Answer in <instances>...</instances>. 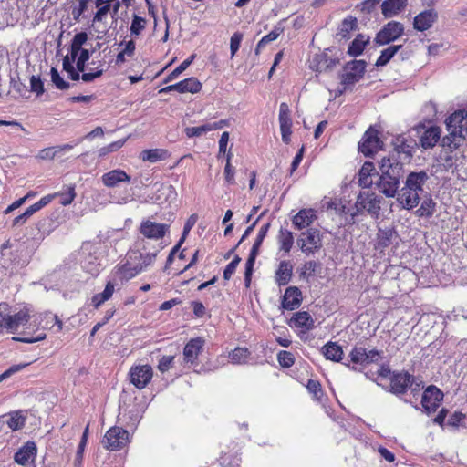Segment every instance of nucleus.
<instances>
[{
	"instance_id": "nucleus-11",
	"label": "nucleus",
	"mask_w": 467,
	"mask_h": 467,
	"mask_svg": "<svg viewBox=\"0 0 467 467\" xmlns=\"http://www.w3.org/2000/svg\"><path fill=\"white\" fill-rule=\"evenodd\" d=\"M130 383L138 389H145L152 380L153 369L151 366L134 365L131 366L128 373Z\"/></svg>"
},
{
	"instance_id": "nucleus-33",
	"label": "nucleus",
	"mask_w": 467,
	"mask_h": 467,
	"mask_svg": "<svg viewBox=\"0 0 467 467\" xmlns=\"http://www.w3.org/2000/svg\"><path fill=\"white\" fill-rule=\"evenodd\" d=\"M376 174L375 165L371 161H365L358 171V185L369 188L373 184L372 176Z\"/></svg>"
},
{
	"instance_id": "nucleus-32",
	"label": "nucleus",
	"mask_w": 467,
	"mask_h": 467,
	"mask_svg": "<svg viewBox=\"0 0 467 467\" xmlns=\"http://www.w3.org/2000/svg\"><path fill=\"white\" fill-rule=\"evenodd\" d=\"M36 446L33 441H27L15 453L14 460L19 465H26L30 458L36 455Z\"/></svg>"
},
{
	"instance_id": "nucleus-13",
	"label": "nucleus",
	"mask_w": 467,
	"mask_h": 467,
	"mask_svg": "<svg viewBox=\"0 0 467 467\" xmlns=\"http://www.w3.org/2000/svg\"><path fill=\"white\" fill-rule=\"evenodd\" d=\"M417 130L420 133L419 144L424 150L434 148L441 140V130L439 126L426 127L425 125H419Z\"/></svg>"
},
{
	"instance_id": "nucleus-9",
	"label": "nucleus",
	"mask_w": 467,
	"mask_h": 467,
	"mask_svg": "<svg viewBox=\"0 0 467 467\" xmlns=\"http://www.w3.org/2000/svg\"><path fill=\"white\" fill-rule=\"evenodd\" d=\"M138 231L141 236L137 239H144L152 243V241L161 240L170 232V225L144 219L140 223Z\"/></svg>"
},
{
	"instance_id": "nucleus-16",
	"label": "nucleus",
	"mask_w": 467,
	"mask_h": 467,
	"mask_svg": "<svg viewBox=\"0 0 467 467\" xmlns=\"http://www.w3.org/2000/svg\"><path fill=\"white\" fill-rule=\"evenodd\" d=\"M414 377L407 371H393L390 377V390L394 394H404L412 385Z\"/></svg>"
},
{
	"instance_id": "nucleus-52",
	"label": "nucleus",
	"mask_w": 467,
	"mask_h": 467,
	"mask_svg": "<svg viewBox=\"0 0 467 467\" xmlns=\"http://www.w3.org/2000/svg\"><path fill=\"white\" fill-rule=\"evenodd\" d=\"M277 361L284 368H291L296 361L295 356L292 352L286 350H280L277 353Z\"/></svg>"
},
{
	"instance_id": "nucleus-50",
	"label": "nucleus",
	"mask_w": 467,
	"mask_h": 467,
	"mask_svg": "<svg viewBox=\"0 0 467 467\" xmlns=\"http://www.w3.org/2000/svg\"><path fill=\"white\" fill-rule=\"evenodd\" d=\"M233 153L229 151L226 154V163L223 171L224 180L228 185H234L235 182V168L231 164Z\"/></svg>"
},
{
	"instance_id": "nucleus-47",
	"label": "nucleus",
	"mask_w": 467,
	"mask_h": 467,
	"mask_svg": "<svg viewBox=\"0 0 467 467\" xmlns=\"http://www.w3.org/2000/svg\"><path fill=\"white\" fill-rule=\"evenodd\" d=\"M394 150L397 154H404L406 158L412 156V147L408 144L406 138L398 136L393 141Z\"/></svg>"
},
{
	"instance_id": "nucleus-62",
	"label": "nucleus",
	"mask_w": 467,
	"mask_h": 467,
	"mask_svg": "<svg viewBox=\"0 0 467 467\" xmlns=\"http://www.w3.org/2000/svg\"><path fill=\"white\" fill-rule=\"evenodd\" d=\"M244 35L241 32H235L233 34L230 39V50L231 57H234L238 51L241 42L243 40Z\"/></svg>"
},
{
	"instance_id": "nucleus-35",
	"label": "nucleus",
	"mask_w": 467,
	"mask_h": 467,
	"mask_svg": "<svg viewBox=\"0 0 467 467\" xmlns=\"http://www.w3.org/2000/svg\"><path fill=\"white\" fill-rule=\"evenodd\" d=\"M321 352L328 360L340 362L343 359L344 352L341 346L337 342L329 341L326 343L322 347Z\"/></svg>"
},
{
	"instance_id": "nucleus-7",
	"label": "nucleus",
	"mask_w": 467,
	"mask_h": 467,
	"mask_svg": "<svg viewBox=\"0 0 467 467\" xmlns=\"http://www.w3.org/2000/svg\"><path fill=\"white\" fill-rule=\"evenodd\" d=\"M130 442V435L127 430L119 426L110 427L104 434L101 443L110 451H118L124 449Z\"/></svg>"
},
{
	"instance_id": "nucleus-31",
	"label": "nucleus",
	"mask_w": 467,
	"mask_h": 467,
	"mask_svg": "<svg viewBox=\"0 0 467 467\" xmlns=\"http://www.w3.org/2000/svg\"><path fill=\"white\" fill-rule=\"evenodd\" d=\"M316 211L314 209H301L292 219L294 226L302 230L310 226V224L316 220Z\"/></svg>"
},
{
	"instance_id": "nucleus-4",
	"label": "nucleus",
	"mask_w": 467,
	"mask_h": 467,
	"mask_svg": "<svg viewBox=\"0 0 467 467\" xmlns=\"http://www.w3.org/2000/svg\"><path fill=\"white\" fill-rule=\"evenodd\" d=\"M381 358V351L375 348L368 350L362 346L356 345L349 352L348 358L343 364L353 370H362L370 364L378 363Z\"/></svg>"
},
{
	"instance_id": "nucleus-61",
	"label": "nucleus",
	"mask_w": 467,
	"mask_h": 467,
	"mask_svg": "<svg viewBox=\"0 0 467 467\" xmlns=\"http://www.w3.org/2000/svg\"><path fill=\"white\" fill-rule=\"evenodd\" d=\"M57 193H58L57 196L60 197L59 202L63 206L71 204L76 197L74 186H69L67 192H57Z\"/></svg>"
},
{
	"instance_id": "nucleus-27",
	"label": "nucleus",
	"mask_w": 467,
	"mask_h": 467,
	"mask_svg": "<svg viewBox=\"0 0 467 467\" xmlns=\"http://www.w3.org/2000/svg\"><path fill=\"white\" fill-rule=\"evenodd\" d=\"M293 276V265L289 260H282L275 273V282L278 286L286 285Z\"/></svg>"
},
{
	"instance_id": "nucleus-37",
	"label": "nucleus",
	"mask_w": 467,
	"mask_h": 467,
	"mask_svg": "<svg viewBox=\"0 0 467 467\" xmlns=\"http://www.w3.org/2000/svg\"><path fill=\"white\" fill-rule=\"evenodd\" d=\"M368 43V36H366L363 34L357 35L348 47V54L354 57L360 56Z\"/></svg>"
},
{
	"instance_id": "nucleus-18",
	"label": "nucleus",
	"mask_w": 467,
	"mask_h": 467,
	"mask_svg": "<svg viewBox=\"0 0 467 467\" xmlns=\"http://www.w3.org/2000/svg\"><path fill=\"white\" fill-rule=\"evenodd\" d=\"M323 265L318 260H308L297 269L301 280L310 282L322 274Z\"/></svg>"
},
{
	"instance_id": "nucleus-53",
	"label": "nucleus",
	"mask_w": 467,
	"mask_h": 467,
	"mask_svg": "<svg viewBox=\"0 0 467 467\" xmlns=\"http://www.w3.org/2000/svg\"><path fill=\"white\" fill-rule=\"evenodd\" d=\"M126 141H127V138L121 139V140H118L116 141H113V142L109 143V145L101 147L99 150V151H98L99 152V157H104V156H106V155H108L109 153L118 151L119 149H121L124 146Z\"/></svg>"
},
{
	"instance_id": "nucleus-29",
	"label": "nucleus",
	"mask_w": 467,
	"mask_h": 467,
	"mask_svg": "<svg viewBox=\"0 0 467 467\" xmlns=\"http://www.w3.org/2000/svg\"><path fill=\"white\" fill-rule=\"evenodd\" d=\"M101 181L107 187L113 188L119 182H129L130 176L127 172L120 169H115L102 175Z\"/></svg>"
},
{
	"instance_id": "nucleus-24",
	"label": "nucleus",
	"mask_w": 467,
	"mask_h": 467,
	"mask_svg": "<svg viewBox=\"0 0 467 467\" xmlns=\"http://www.w3.org/2000/svg\"><path fill=\"white\" fill-rule=\"evenodd\" d=\"M438 19V13L434 9H428L419 13L413 20V27L417 31H426L431 28Z\"/></svg>"
},
{
	"instance_id": "nucleus-40",
	"label": "nucleus",
	"mask_w": 467,
	"mask_h": 467,
	"mask_svg": "<svg viewBox=\"0 0 467 467\" xmlns=\"http://www.w3.org/2000/svg\"><path fill=\"white\" fill-rule=\"evenodd\" d=\"M170 156H171V153L166 149L144 150L140 155L142 161H150L151 163L157 162L159 161L166 160Z\"/></svg>"
},
{
	"instance_id": "nucleus-1",
	"label": "nucleus",
	"mask_w": 467,
	"mask_h": 467,
	"mask_svg": "<svg viewBox=\"0 0 467 467\" xmlns=\"http://www.w3.org/2000/svg\"><path fill=\"white\" fill-rule=\"evenodd\" d=\"M381 175L377 182L379 191L386 197L392 198L398 193L403 164L392 156L383 157L379 162Z\"/></svg>"
},
{
	"instance_id": "nucleus-2",
	"label": "nucleus",
	"mask_w": 467,
	"mask_h": 467,
	"mask_svg": "<svg viewBox=\"0 0 467 467\" xmlns=\"http://www.w3.org/2000/svg\"><path fill=\"white\" fill-rule=\"evenodd\" d=\"M429 176L426 171H412L406 178L405 184L398 194L397 201L404 209L411 210L420 202V193L427 182Z\"/></svg>"
},
{
	"instance_id": "nucleus-54",
	"label": "nucleus",
	"mask_w": 467,
	"mask_h": 467,
	"mask_svg": "<svg viewBox=\"0 0 467 467\" xmlns=\"http://www.w3.org/2000/svg\"><path fill=\"white\" fill-rule=\"evenodd\" d=\"M147 25V21L145 18L139 16L138 15H134L131 25L130 27V31L131 36H139L145 29Z\"/></svg>"
},
{
	"instance_id": "nucleus-36",
	"label": "nucleus",
	"mask_w": 467,
	"mask_h": 467,
	"mask_svg": "<svg viewBox=\"0 0 467 467\" xmlns=\"http://www.w3.org/2000/svg\"><path fill=\"white\" fill-rule=\"evenodd\" d=\"M202 84L195 77H190L177 82V92L196 94L202 90Z\"/></svg>"
},
{
	"instance_id": "nucleus-58",
	"label": "nucleus",
	"mask_w": 467,
	"mask_h": 467,
	"mask_svg": "<svg viewBox=\"0 0 467 467\" xmlns=\"http://www.w3.org/2000/svg\"><path fill=\"white\" fill-rule=\"evenodd\" d=\"M208 131H212L209 123L198 127H187L184 130L188 138L200 137Z\"/></svg>"
},
{
	"instance_id": "nucleus-10",
	"label": "nucleus",
	"mask_w": 467,
	"mask_h": 467,
	"mask_svg": "<svg viewBox=\"0 0 467 467\" xmlns=\"http://www.w3.org/2000/svg\"><path fill=\"white\" fill-rule=\"evenodd\" d=\"M404 33V26L400 22L389 21L376 34L374 42L378 46H385L400 38Z\"/></svg>"
},
{
	"instance_id": "nucleus-8",
	"label": "nucleus",
	"mask_w": 467,
	"mask_h": 467,
	"mask_svg": "<svg viewBox=\"0 0 467 467\" xmlns=\"http://www.w3.org/2000/svg\"><path fill=\"white\" fill-rule=\"evenodd\" d=\"M297 245L306 256L318 253L322 248V238L319 230L310 228L302 232L297 239Z\"/></svg>"
},
{
	"instance_id": "nucleus-64",
	"label": "nucleus",
	"mask_w": 467,
	"mask_h": 467,
	"mask_svg": "<svg viewBox=\"0 0 467 467\" xmlns=\"http://www.w3.org/2000/svg\"><path fill=\"white\" fill-rule=\"evenodd\" d=\"M174 356H162L158 363V369L161 372H167L173 366Z\"/></svg>"
},
{
	"instance_id": "nucleus-5",
	"label": "nucleus",
	"mask_w": 467,
	"mask_h": 467,
	"mask_svg": "<svg viewBox=\"0 0 467 467\" xmlns=\"http://www.w3.org/2000/svg\"><path fill=\"white\" fill-rule=\"evenodd\" d=\"M367 63L365 60H351L346 63L340 74V85L342 89L339 93L352 89L353 86L358 83L365 75Z\"/></svg>"
},
{
	"instance_id": "nucleus-45",
	"label": "nucleus",
	"mask_w": 467,
	"mask_h": 467,
	"mask_svg": "<svg viewBox=\"0 0 467 467\" xmlns=\"http://www.w3.org/2000/svg\"><path fill=\"white\" fill-rule=\"evenodd\" d=\"M251 352L247 348L237 347L229 353V359L233 364H246Z\"/></svg>"
},
{
	"instance_id": "nucleus-6",
	"label": "nucleus",
	"mask_w": 467,
	"mask_h": 467,
	"mask_svg": "<svg viewBox=\"0 0 467 467\" xmlns=\"http://www.w3.org/2000/svg\"><path fill=\"white\" fill-rule=\"evenodd\" d=\"M381 199L373 192L363 191L358 193L355 202V212L352 218L367 212L373 218L378 219L380 213Z\"/></svg>"
},
{
	"instance_id": "nucleus-56",
	"label": "nucleus",
	"mask_w": 467,
	"mask_h": 467,
	"mask_svg": "<svg viewBox=\"0 0 467 467\" xmlns=\"http://www.w3.org/2000/svg\"><path fill=\"white\" fill-rule=\"evenodd\" d=\"M11 306L5 302L0 303V327L7 330V324L11 317Z\"/></svg>"
},
{
	"instance_id": "nucleus-38",
	"label": "nucleus",
	"mask_w": 467,
	"mask_h": 467,
	"mask_svg": "<svg viewBox=\"0 0 467 467\" xmlns=\"http://www.w3.org/2000/svg\"><path fill=\"white\" fill-rule=\"evenodd\" d=\"M358 20L352 16H348L343 19L338 26L337 36L343 39H349L351 33L358 29Z\"/></svg>"
},
{
	"instance_id": "nucleus-34",
	"label": "nucleus",
	"mask_w": 467,
	"mask_h": 467,
	"mask_svg": "<svg viewBox=\"0 0 467 467\" xmlns=\"http://www.w3.org/2000/svg\"><path fill=\"white\" fill-rule=\"evenodd\" d=\"M408 0H384L381 12L385 18L392 17L401 12L407 5Z\"/></svg>"
},
{
	"instance_id": "nucleus-26",
	"label": "nucleus",
	"mask_w": 467,
	"mask_h": 467,
	"mask_svg": "<svg viewBox=\"0 0 467 467\" xmlns=\"http://www.w3.org/2000/svg\"><path fill=\"white\" fill-rule=\"evenodd\" d=\"M397 237V233L393 228H379L376 234L374 249L384 252L393 242V239Z\"/></svg>"
},
{
	"instance_id": "nucleus-39",
	"label": "nucleus",
	"mask_w": 467,
	"mask_h": 467,
	"mask_svg": "<svg viewBox=\"0 0 467 467\" xmlns=\"http://www.w3.org/2000/svg\"><path fill=\"white\" fill-rule=\"evenodd\" d=\"M467 119V111L457 110L451 114L445 120L447 130H462L463 131L462 122Z\"/></svg>"
},
{
	"instance_id": "nucleus-22",
	"label": "nucleus",
	"mask_w": 467,
	"mask_h": 467,
	"mask_svg": "<svg viewBox=\"0 0 467 467\" xmlns=\"http://www.w3.org/2000/svg\"><path fill=\"white\" fill-rule=\"evenodd\" d=\"M141 267L135 265L128 256L126 261L115 266V275L121 280L128 281L141 273Z\"/></svg>"
},
{
	"instance_id": "nucleus-51",
	"label": "nucleus",
	"mask_w": 467,
	"mask_h": 467,
	"mask_svg": "<svg viewBox=\"0 0 467 467\" xmlns=\"http://www.w3.org/2000/svg\"><path fill=\"white\" fill-rule=\"evenodd\" d=\"M220 463L223 467H240L241 458L237 453L230 454L223 451L220 456Z\"/></svg>"
},
{
	"instance_id": "nucleus-19",
	"label": "nucleus",
	"mask_w": 467,
	"mask_h": 467,
	"mask_svg": "<svg viewBox=\"0 0 467 467\" xmlns=\"http://www.w3.org/2000/svg\"><path fill=\"white\" fill-rule=\"evenodd\" d=\"M33 315L32 307L29 306H24L18 312L11 315L9 322L7 324V331L15 333L17 331L20 326H25L28 321L35 317Z\"/></svg>"
},
{
	"instance_id": "nucleus-23",
	"label": "nucleus",
	"mask_w": 467,
	"mask_h": 467,
	"mask_svg": "<svg viewBox=\"0 0 467 467\" xmlns=\"http://www.w3.org/2000/svg\"><path fill=\"white\" fill-rule=\"evenodd\" d=\"M82 47L71 42L70 45V55H67L63 58V70H65L68 74V78L74 81L79 80L80 74H78L73 66V62L76 60L78 56L80 54L82 50Z\"/></svg>"
},
{
	"instance_id": "nucleus-25",
	"label": "nucleus",
	"mask_w": 467,
	"mask_h": 467,
	"mask_svg": "<svg viewBox=\"0 0 467 467\" xmlns=\"http://www.w3.org/2000/svg\"><path fill=\"white\" fill-rule=\"evenodd\" d=\"M302 302V292L296 286H289L285 289L283 299L282 306L286 310H294L297 308Z\"/></svg>"
},
{
	"instance_id": "nucleus-59",
	"label": "nucleus",
	"mask_w": 467,
	"mask_h": 467,
	"mask_svg": "<svg viewBox=\"0 0 467 467\" xmlns=\"http://www.w3.org/2000/svg\"><path fill=\"white\" fill-rule=\"evenodd\" d=\"M381 0H364L357 5V8L364 15L371 14Z\"/></svg>"
},
{
	"instance_id": "nucleus-41",
	"label": "nucleus",
	"mask_w": 467,
	"mask_h": 467,
	"mask_svg": "<svg viewBox=\"0 0 467 467\" xmlns=\"http://www.w3.org/2000/svg\"><path fill=\"white\" fill-rule=\"evenodd\" d=\"M277 241L279 250L285 254H289L294 244V236L292 232L287 229L281 228L278 232Z\"/></svg>"
},
{
	"instance_id": "nucleus-12",
	"label": "nucleus",
	"mask_w": 467,
	"mask_h": 467,
	"mask_svg": "<svg viewBox=\"0 0 467 467\" xmlns=\"http://www.w3.org/2000/svg\"><path fill=\"white\" fill-rule=\"evenodd\" d=\"M443 392L436 386H428L421 397V406L423 410L428 415L434 413L441 406L443 400Z\"/></svg>"
},
{
	"instance_id": "nucleus-55",
	"label": "nucleus",
	"mask_w": 467,
	"mask_h": 467,
	"mask_svg": "<svg viewBox=\"0 0 467 467\" xmlns=\"http://www.w3.org/2000/svg\"><path fill=\"white\" fill-rule=\"evenodd\" d=\"M26 418L22 416L19 412H15L10 415L9 419L6 421L7 426L12 431H18L25 426Z\"/></svg>"
},
{
	"instance_id": "nucleus-21",
	"label": "nucleus",
	"mask_w": 467,
	"mask_h": 467,
	"mask_svg": "<svg viewBox=\"0 0 467 467\" xmlns=\"http://www.w3.org/2000/svg\"><path fill=\"white\" fill-rule=\"evenodd\" d=\"M77 59V62H76V68L75 70L79 74L80 72L82 73L80 75V78L79 79L81 78L84 82H91L93 81L94 79L99 78L102 76L103 72H104V69L102 68V62L101 61H98V62H95V61H92L90 63V65H96L97 66L95 67H92L90 68V70L88 72H85L86 70V61H81L80 59L78 58H76Z\"/></svg>"
},
{
	"instance_id": "nucleus-15",
	"label": "nucleus",
	"mask_w": 467,
	"mask_h": 467,
	"mask_svg": "<svg viewBox=\"0 0 467 467\" xmlns=\"http://www.w3.org/2000/svg\"><path fill=\"white\" fill-rule=\"evenodd\" d=\"M278 120L280 124V131L282 140L285 144H289L292 135V119L289 106L285 102H282L279 108Z\"/></svg>"
},
{
	"instance_id": "nucleus-30",
	"label": "nucleus",
	"mask_w": 467,
	"mask_h": 467,
	"mask_svg": "<svg viewBox=\"0 0 467 467\" xmlns=\"http://www.w3.org/2000/svg\"><path fill=\"white\" fill-rule=\"evenodd\" d=\"M448 134L441 139V147L450 152L456 150L462 143L465 135L462 130H448Z\"/></svg>"
},
{
	"instance_id": "nucleus-43",
	"label": "nucleus",
	"mask_w": 467,
	"mask_h": 467,
	"mask_svg": "<svg viewBox=\"0 0 467 467\" xmlns=\"http://www.w3.org/2000/svg\"><path fill=\"white\" fill-rule=\"evenodd\" d=\"M114 0H96L95 5L98 8L97 12L93 17V23L102 22L107 15L111 10V5H113Z\"/></svg>"
},
{
	"instance_id": "nucleus-3",
	"label": "nucleus",
	"mask_w": 467,
	"mask_h": 467,
	"mask_svg": "<svg viewBox=\"0 0 467 467\" xmlns=\"http://www.w3.org/2000/svg\"><path fill=\"white\" fill-rule=\"evenodd\" d=\"M161 249L162 246L159 244H153L144 239H136L133 247L129 249L126 256L135 265L140 266L143 272L153 265Z\"/></svg>"
},
{
	"instance_id": "nucleus-14",
	"label": "nucleus",
	"mask_w": 467,
	"mask_h": 467,
	"mask_svg": "<svg viewBox=\"0 0 467 467\" xmlns=\"http://www.w3.org/2000/svg\"><path fill=\"white\" fill-rule=\"evenodd\" d=\"M382 144L379 137V131L373 128H369L365 132L358 148L365 156H371L382 148Z\"/></svg>"
},
{
	"instance_id": "nucleus-48",
	"label": "nucleus",
	"mask_w": 467,
	"mask_h": 467,
	"mask_svg": "<svg viewBox=\"0 0 467 467\" xmlns=\"http://www.w3.org/2000/svg\"><path fill=\"white\" fill-rule=\"evenodd\" d=\"M436 203L429 197L424 199L420 206L416 210L415 213L419 217L429 218L431 217L435 212Z\"/></svg>"
},
{
	"instance_id": "nucleus-60",
	"label": "nucleus",
	"mask_w": 467,
	"mask_h": 467,
	"mask_svg": "<svg viewBox=\"0 0 467 467\" xmlns=\"http://www.w3.org/2000/svg\"><path fill=\"white\" fill-rule=\"evenodd\" d=\"M240 262H241V257L239 255H235L233 258V260L225 266V268L223 270L224 280L231 279L232 275L234 274Z\"/></svg>"
},
{
	"instance_id": "nucleus-28",
	"label": "nucleus",
	"mask_w": 467,
	"mask_h": 467,
	"mask_svg": "<svg viewBox=\"0 0 467 467\" xmlns=\"http://www.w3.org/2000/svg\"><path fill=\"white\" fill-rule=\"evenodd\" d=\"M339 63L337 57H331L326 53L317 54L313 58L312 69L316 72L322 73L332 69Z\"/></svg>"
},
{
	"instance_id": "nucleus-42",
	"label": "nucleus",
	"mask_w": 467,
	"mask_h": 467,
	"mask_svg": "<svg viewBox=\"0 0 467 467\" xmlns=\"http://www.w3.org/2000/svg\"><path fill=\"white\" fill-rule=\"evenodd\" d=\"M114 284L111 282H108L102 293L95 294L91 298L92 306L98 309L102 304L111 298L114 293Z\"/></svg>"
},
{
	"instance_id": "nucleus-17",
	"label": "nucleus",
	"mask_w": 467,
	"mask_h": 467,
	"mask_svg": "<svg viewBox=\"0 0 467 467\" xmlns=\"http://www.w3.org/2000/svg\"><path fill=\"white\" fill-rule=\"evenodd\" d=\"M205 340L201 337H195L189 340L183 348V358L186 363L197 364L199 355L202 352Z\"/></svg>"
},
{
	"instance_id": "nucleus-63",
	"label": "nucleus",
	"mask_w": 467,
	"mask_h": 467,
	"mask_svg": "<svg viewBox=\"0 0 467 467\" xmlns=\"http://www.w3.org/2000/svg\"><path fill=\"white\" fill-rule=\"evenodd\" d=\"M30 88L31 91L35 92L36 96H40L44 93V84L39 76L33 75L30 78Z\"/></svg>"
},
{
	"instance_id": "nucleus-20",
	"label": "nucleus",
	"mask_w": 467,
	"mask_h": 467,
	"mask_svg": "<svg viewBox=\"0 0 467 467\" xmlns=\"http://www.w3.org/2000/svg\"><path fill=\"white\" fill-rule=\"evenodd\" d=\"M289 326L296 328L299 333H306L314 328L315 321L308 312L298 311L291 317Z\"/></svg>"
},
{
	"instance_id": "nucleus-49",
	"label": "nucleus",
	"mask_w": 467,
	"mask_h": 467,
	"mask_svg": "<svg viewBox=\"0 0 467 467\" xmlns=\"http://www.w3.org/2000/svg\"><path fill=\"white\" fill-rule=\"evenodd\" d=\"M195 57V54L191 55L188 58L182 61L175 69H173L169 75H167L163 82L169 83L177 78L193 62Z\"/></svg>"
},
{
	"instance_id": "nucleus-44",
	"label": "nucleus",
	"mask_w": 467,
	"mask_h": 467,
	"mask_svg": "<svg viewBox=\"0 0 467 467\" xmlns=\"http://www.w3.org/2000/svg\"><path fill=\"white\" fill-rule=\"evenodd\" d=\"M402 48V45H392L383 49L380 52L379 57L377 58L375 66L376 67H384L386 66L391 58L397 54V52Z\"/></svg>"
},
{
	"instance_id": "nucleus-46",
	"label": "nucleus",
	"mask_w": 467,
	"mask_h": 467,
	"mask_svg": "<svg viewBox=\"0 0 467 467\" xmlns=\"http://www.w3.org/2000/svg\"><path fill=\"white\" fill-rule=\"evenodd\" d=\"M308 392L312 395V399L317 402H321L325 396L322 385L319 380L308 379L306 385Z\"/></svg>"
},
{
	"instance_id": "nucleus-57",
	"label": "nucleus",
	"mask_w": 467,
	"mask_h": 467,
	"mask_svg": "<svg viewBox=\"0 0 467 467\" xmlns=\"http://www.w3.org/2000/svg\"><path fill=\"white\" fill-rule=\"evenodd\" d=\"M50 76L51 81L57 88L65 90L69 88V83L63 79L57 68L51 67Z\"/></svg>"
}]
</instances>
